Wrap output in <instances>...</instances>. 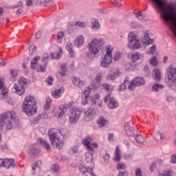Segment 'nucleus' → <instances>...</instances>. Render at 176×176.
<instances>
[{"label":"nucleus","instance_id":"obj_1","mask_svg":"<svg viewBox=\"0 0 176 176\" xmlns=\"http://www.w3.org/2000/svg\"><path fill=\"white\" fill-rule=\"evenodd\" d=\"M154 9L160 13L161 18L165 23H169L172 31H176V4L167 3V0H152Z\"/></svg>","mask_w":176,"mask_h":176},{"label":"nucleus","instance_id":"obj_2","mask_svg":"<svg viewBox=\"0 0 176 176\" xmlns=\"http://www.w3.org/2000/svg\"><path fill=\"white\" fill-rule=\"evenodd\" d=\"M74 102H69L67 104L60 105L58 109L55 116L56 118H63L65 115V112L70 109V113L69 114V122L71 124H75L79 119H80V115H82V111L76 107H73Z\"/></svg>","mask_w":176,"mask_h":176},{"label":"nucleus","instance_id":"obj_3","mask_svg":"<svg viewBox=\"0 0 176 176\" xmlns=\"http://www.w3.org/2000/svg\"><path fill=\"white\" fill-rule=\"evenodd\" d=\"M38 106L36 105V99L33 96H26L22 103V111L28 116H33L36 113Z\"/></svg>","mask_w":176,"mask_h":176},{"label":"nucleus","instance_id":"obj_4","mask_svg":"<svg viewBox=\"0 0 176 176\" xmlns=\"http://www.w3.org/2000/svg\"><path fill=\"white\" fill-rule=\"evenodd\" d=\"M50 141L54 146L58 149H61L64 146V141L61 138V131L57 129L52 128L48 131Z\"/></svg>","mask_w":176,"mask_h":176},{"label":"nucleus","instance_id":"obj_5","mask_svg":"<svg viewBox=\"0 0 176 176\" xmlns=\"http://www.w3.org/2000/svg\"><path fill=\"white\" fill-rule=\"evenodd\" d=\"M14 120H16V113L14 111L5 112L0 118V127L1 130L2 127H5L6 130H12Z\"/></svg>","mask_w":176,"mask_h":176},{"label":"nucleus","instance_id":"obj_6","mask_svg":"<svg viewBox=\"0 0 176 176\" xmlns=\"http://www.w3.org/2000/svg\"><path fill=\"white\" fill-rule=\"evenodd\" d=\"M104 45V40L102 38H94L88 44V49L89 51L87 52L88 58H94L96 54L100 52V47Z\"/></svg>","mask_w":176,"mask_h":176},{"label":"nucleus","instance_id":"obj_7","mask_svg":"<svg viewBox=\"0 0 176 176\" xmlns=\"http://www.w3.org/2000/svg\"><path fill=\"white\" fill-rule=\"evenodd\" d=\"M113 51V47L111 44L106 45L105 52L106 54L102 57L100 60V65L102 68H108L112 63L113 56H112V52Z\"/></svg>","mask_w":176,"mask_h":176},{"label":"nucleus","instance_id":"obj_8","mask_svg":"<svg viewBox=\"0 0 176 176\" xmlns=\"http://www.w3.org/2000/svg\"><path fill=\"white\" fill-rule=\"evenodd\" d=\"M90 91H91V87H87L81 94L82 103L83 105H87V104L96 105V100H100V95L98 94L94 96V98L90 97Z\"/></svg>","mask_w":176,"mask_h":176},{"label":"nucleus","instance_id":"obj_9","mask_svg":"<svg viewBox=\"0 0 176 176\" xmlns=\"http://www.w3.org/2000/svg\"><path fill=\"white\" fill-rule=\"evenodd\" d=\"M137 36H138V35L135 32H131L129 34V42L127 43V46L129 49H131L132 50L141 49V43H140L139 39H137Z\"/></svg>","mask_w":176,"mask_h":176},{"label":"nucleus","instance_id":"obj_10","mask_svg":"<svg viewBox=\"0 0 176 176\" xmlns=\"http://www.w3.org/2000/svg\"><path fill=\"white\" fill-rule=\"evenodd\" d=\"M93 138L89 135H87L82 140V144L85 146L87 151H92L93 149H97L98 148V144L97 143H91Z\"/></svg>","mask_w":176,"mask_h":176},{"label":"nucleus","instance_id":"obj_11","mask_svg":"<svg viewBox=\"0 0 176 176\" xmlns=\"http://www.w3.org/2000/svg\"><path fill=\"white\" fill-rule=\"evenodd\" d=\"M145 83V79L142 77H135L130 82L128 86L129 90H134L135 87L140 86H144Z\"/></svg>","mask_w":176,"mask_h":176},{"label":"nucleus","instance_id":"obj_12","mask_svg":"<svg viewBox=\"0 0 176 176\" xmlns=\"http://www.w3.org/2000/svg\"><path fill=\"white\" fill-rule=\"evenodd\" d=\"M0 167L3 168H6L7 170H9V168H14V167H16V163L14 162V160L12 158H1Z\"/></svg>","mask_w":176,"mask_h":176},{"label":"nucleus","instance_id":"obj_13","mask_svg":"<svg viewBox=\"0 0 176 176\" xmlns=\"http://www.w3.org/2000/svg\"><path fill=\"white\" fill-rule=\"evenodd\" d=\"M61 56H63V49L59 48L58 53H51L50 55L47 53L44 54L42 61L43 63H47V60H49V58H51V60H54V58H56V60H60Z\"/></svg>","mask_w":176,"mask_h":176},{"label":"nucleus","instance_id":"obj_14","mask_svg":"<svg viewBox=\"0 0 176 176\" xmlns=\"http://www.w3.org/2000/svg\"><path fill=\"white\" fill-rule=\"evenodd\" d=\"M166 76L171 83H176V67H173V65L169 66L166 69Z\"/></svg>","mask_w":176,"mask_h":176},{"label":"nucleus","instance_id":"obj_15","mask_svg":"<svg viewBox=\"0 0 176 176\" xmlns=\"http://www.w3.org/2000/svg\"><path fill=\"white\" fill-rule=\"evenodd\" d=\"M109 101L108 104V107L110 109H115V108H118L119 107V103L115 98H111V94H108L104 98V102H107Z\"/></svg>","mask_w":176,"mask_h":176},{"label":"nucleus","instance_id":"obj_16","mask_svg":"<svg viewBox=\"0 0 176 176\" xmlns=\"http://www.w3.org/2000/svg\"><path fill=\"white\" fill-rule=\"evenodd\" d=\"M127 57L129 60H131L132 63H135L138 60H144V55L135 51L129 52Z\"/></svg>","mask_w":176,"mask_h":176},{"label":"nucleus","instance_id":"obj_17","mask_svg":"<svg viewBox=\"0 0 176 176\" xmlns=\"http://www.w3.org/2000/svg\"><path fill=\"white\" fill-rule=\"evenodd\" d=\"M141 41L144 43V45H152V43H153L154 41L149 36L148 30H144L142 32L141 36Z\"/></svg>","mask_w":176,"mask_h":176},{"label":"nucleus","instance_id":"obj_18","mask_svg":"<svg viewBox=\"0 0 176 176\" xmlns=\"http://www.w3.org/2000/svg\"><path fill=\"white\" fill-rule=\"evenodd\" d=\"M96 116V111L93 108H89L87 109L84 115V118L86 122H90V120H93Z\"/></svg>","mask_w":176,"mask_h":176},{"label":"nucleus","instance_id":"obj_19","mask_svg":"<svg viewBox=\"0 0 176 176\" xmlns=\"http://www.w3.org/2000/svg\"><path fill=\"white\" fill-rule=\"evenodd\" d=\"M119 76H120V72L119 69H112L109 72L107 79V80H116Z\"/></svg>","mask_w":176,"mask_h":176},{"label":"nucleus","instance_id":"obj_20","mask_svg":"<svg viewBox=\"0 0 176 176\" xmlns=\"http://www.w3.org/2000/svg\"><path fill=\"white\" fill-rule=\"evenodd\" d=\"M102 80V73H98L95 77V80L91 85L94 90H96V89H98V87H100V85H101Z\"/></svg>","mask_w":176,"mask_h":176},{"label":"nucleus","instance_id":"obj_21","mask_svg":"<svg viewBox=\"0 0 176 176\" xmlns=\"http://www.w3.org/2000/svg\"><path fill=\"white\" fill-rule=\"evenodd\" d=\"M66 72H67V65H62L60 66V71L56 74V77L60 80V82L64 81V78H65Z\"/></svg>","mask_w":176,"mask_h":176},{"label":"nucleus","instance_id":"obj_22","mask_svg":"<svg viewBox=\"0 0 176 176\" xmlns=\"http://www.w3.org/2000/svg\"><path fill=\"white\" fill-rule=\"evenodd\" d=\"M12 91L17 94V96H23L25 93V88L19 86L17 84H14Z\"/></svg>","mask_w":176,"mask_h":176},{"label":"nucleus","instance_id":"obj_23","mask_svg":"<svg viewBox=\"0 0 176 176\" xmlns=\"http://www.w3.org/2000/svg\"><path fill=\"white\" fill-rule=\"evenodd\" d=\"M124 130L126 135L129 137L134 135V128L130 126V122L124 123Z\"/></svg>","mask_w":176,"mask_h":176},{"label":"nucleus","instance_id":"obj_24","mask_svg":"<svg viewBox=\"0 0 176 176\" xmlns=\"http://www.w3.org/2000/svg\"><path fill=\"white\" fill-rule=\"evenodd\" d=\"M74 45L77 47H81V46H83V45H85V37L82 35L78 36L74 41Z\"/></svg>","mask_w":176,"mask_h":176},{"label":"nucleus","instance_id":"obj_25","mask_svg":"<svg viewBox=\"0 0 176 176\" xmlns=\"http://www.w3.org/2000/svg\"><path fill=\"white\" fill-rule=\"evenodd\" d=\"M72 81L74 86H77V87H83L85 86V81L80 80L79 78L73 77Z\"/></svg>","mask_w":176,"mask_h":176},{"label":"nucleus","instance_id":"obj_26","mask_svg":"<svg viewBox=\"0 0 176 176\" xmlns=\"http://www.w3.org/2000/svg\"><path fill=\"white\" fill-rule=\"evenodd\" d=\"M64 91V88H60L58 89H55L52 92V96L53 98H60L61 97V94Z\"/></svg>","mask_w":176,"mask_h":176},{"label":"nucleus","instance_id":"obj_27","mask_svg":"<svg viewBox=\"0 0 176 176\" xmlns=\"http://www.w3.org/2000/svg\"><path fill=\"white\" fill-rule=\"evenodd\" d=\"M94 153V148H93V151H88L85 153V161L87 163H91L93 162V155Z\"/></svg>","mask_w":176,"mask_h":176},{"label":"nucleus","instance_id":"obj_28","mask_svg":"<svg viewBox=\"0 0 176 176\" xmlns=\"http://www.w3.org/2000/svg\"><path fill=\"white\" fill-rule=\"evenodd\" d=\"M38 144H40V145H42V146H44L47 151H51L50 148V144H49V142H47V141H46L45 140H43L42 138H38Z\"/></svg>","mask_w":176,"mask_h":176},{"label":"nucleus","instance_id":"obj_29","mask_svg":"<svg viewBox=\"0 0 176 176\" xmlns=\"http://www.w3.org/2000/svg\"><path fill=\"white\" fill-rule=\"evenodd\" d=\"M66 49L67 52L70 54V57H74L75 56V51H74V44L71 43H68L66 45Z\"/></svg>","mask_w":176,"mask_h":176},{"label":"nucleus","instance_id":"obj_30","mask_svg":"<svg viewBox=\"0 0 176 176\" xmlns=\"http://www.w3.org/2000/svg\"><path fill=\"white\" fill-rule=\"evenodd\" d=\"M121 159L122 158L120 157V148H119V146H117L116 148L113 160H115V162H120Z\"/></svg>","mask_w":176,"mask_h":176},{"label":"nucleus","instance_id":"obj_31","mask_svg":"<svg viewBox=\"0 0 176 176\" xmlns=\"http://www.w3.org/2000/svg\"><path fill=\"white\" fill-rule=\"evenodd\" d=\"M153 79L156 80V82H159L162 76L160 74V70L159 69H155L153 70Z\"/></svg>","mask_w":176,"mask_h":176},{"label":"nucleus","instance_id":"obj_32","mask_svg":"<svg viewBox=\"0 0 176 176\" xmlns=\"http://www.w3.org/2000/svg\"><path fill=\"white\" fill-rule=\"evenodd\" d=\"M41 57L36 56L31 60L30 67L32 69H35V68H36V64H38V61H39Z\"/></svg>","mask_w":176,"mask_h":176},{"label":"nucleus","instance_id":"obj_33","mask_svg":"<svg viewBox=\"0 0 176 176\" xmlns=\"http://www.w3.org/2000/svg\"><path fill=\"white\" fill-rule=\"evenodd\" d=\"M91 22L92 23V28L93 30H98L100 29V23H98V21L94 18H92L91 19Z\"/></svg>","mask_w":176,"mask_h":176},{"label":"nucleus","instance_id":"obj_34","mask_svg":"<svg viewBox=\"0 0 176 176\" xmlns=\"http://www.w3.org/2000/svg\"><path fill=\"white\" fill-rule=\"evenodd\" d=\"M159 176H173V169L164 170L162 173H160Z\"/></svg>","mask_w":176,"mask_h":176},{"label":"nucleus","instance_id":"obj_35","mask_svg":"<svg viewBox=\"0 0 176 176\" xmlns=\"http://www.w3.org/2000/svg\"><path fill=\"white\" fill-rule=\"evenodd\" d=\"M102 89L107 92H109L113 90V86L109 85L108 83H104L102 85Z\"/></svg>","mask_w":176,"mask_h":176},{"label":"nucleus","instance_id":"obj_36","mask_svg":"<svg viewBox=\"0 0 176 176\" xmlns=\"http://www.w3.org/2000/svg\"><path fill=\"white\" fill-rule=\"evenodd\" d=\"M98 124L100 127H104L107 124V120L104 117H100L98 120Z\"/></svg>","mask_w":176,"mask_h":176},{"label":"nucleus","instance_id":"obj_37","mask_svg":"<svg viewBox=\"0 0 176 176\" xmlns=\"http://www.w3.org/2000/svg\"><path fill=\"white\" fill-rule=\"evenodd\" d=\"M64 32H58L57 34V43H61L63 42V38H64Z\"/></svg>","mask_w":176,"mask_h":176},{"label":"nucleus","instance_id":"obj_38","mask_svg":"<svg viewBox=\"0 0 176 176\" xmlns=\"http://www.w3.org/2000/svg\"><path fill=\"white\" fill-rule=\"evenodd\" d=\"M149 63L153 67H157V64H159V62L157 61V58L156 56H153L149 60Z\"/></svg>","mask_w":176,"mask_h":176},{"label":"nucleus","instance_id":"obj_39","mask_svg":"<svg viewBox=\"0 0 176 176\" xmlns=\"http://www.w3.org/2000/svg\"><path fill=\"white\" fill-rule=\"evenodd\" d=\"M156 163H161L162 164L163 163V161H162L161 160H158L156 161V162H153L150 166V171H151V173H153V171H155V168H156Z\"/></svg>","mask_w":176,"mask_h":176},{"label":"nucleus","instance_id":"obj_40","mask_svg":"<svg viewBox=\"0 0 176 176\" xmlns=\"http://www.w3.org/2000/svg\"><path fill=\"white\" fill-rule=\"evenodd\" d=\"M79 169H80V173H82V174H86V173H89V171H90V170H91V168H86L83 165H80L79 167Z\"/></svg>","mask_w":176,"mask_h":176},{"label":"nucleus","instance_id":"obj_41","mask_svg":"<svg viewBox=\"0 0 176 176\" xmlns=\"http://www.w3.org/2000/svg\"><path fill=\"white\" fill-rule=\"evenodd\" d=\"M163 87V85L158 83H155L153 85V91H159V90H162Z\"/></svg>","mask_w":176,"mask_h":176},{"label":"nucleus","instance_id":"obj_42","mask_svg":"<svg viewBox=\"0 0 176 176\" xmlns=\"http://www.w3.org/2000/svg\"><path fill=\"white\" fill-rule=\"evenodd\" d=\"M135 141H137V142L138 144H144V142L145 141V139L144 138L142 135H138L135 137Z\"/></svg>","mask_w":176,"mask_h":176},{"label":"nucleus","instance_id":"obj_43","mask_svg":"<svg viewBox=\"0 0 176 176\" xmlns=\"http://www.w3.org/2000/svg\"><path fill=\"white\" fill-rule=\"evenodd\" d=\"M19 85L21 87H24L27 85V79L21 77L19 80Z\"/></svg>","mask_w":176,"mask_h":176},{"label":"nucleus","instance_id":"obj_44","mask_svg":"<svg viewBox=\"0 0 176 176\" xmlns=\"http://www.w3.org/2000/svg\"><path fill=\"white\" fill-rule=\"evenodd\" d=\"M46 67H47V62L44 63L43 65H41L37 69V72H45V71H46Z\"/></svg>","mask_w":176,"mask_h":176},{"label":"nucleus","instance_id":"obj_45","mask_svg":"<svg viewBox=\"0 0 176 176\" xmlns=\"http://www.w3.org/2000/svg\"><path fill=\"white\" fill-rule=\"evenodd\" d=\"M50 105H52V99L50 98L47 97L45 100V109H49L50 108Z\"/></svg>","mask_w":176,"mask_h":176},{"label":"nucleus","instance_id":"obj_46","mask_svg":"<svg viewBox=\"0 0 176 176\" xmlns=\"http://www.w3.org/2000/svg\"><path fill=\"white\" fill-rule=\"evenodd\" d=\"M34 52H36V47L35 45L32 44L29 47V54L32 56Z\"/></svg>","mask_w":176,"mask_h":176},{"label":"nucleus","instance_id":"obj_47","mask_svg":"<svg viewBox=\"0 0 176 176\" xmlns=\"http://www.w3.org/2000/svg\"><path fill=\"white\" fill-rule=\"evenodd\" d=\"M78 152H79V146H74L70 150L71 155H75V153H78Z\"/></svg>","mask_w":176,"mask_h":176},{"label":"nucleus","instance_id":"obj_48","mask_svg":"<svg viewBox=\"0 0 176 176\" xmlns=\"http://www.w3.org/2000/svg\"><path fill=\"white\" fill-rule=\"evenodd\" d=\"M75 25H76L77 27H81L82 28H85V27L87 25V23L78 21L75 23Z\"/></svg>","mask_w":176,"mask_h":176},{"label":"nucleus","instance_id":"obj_49","mask_svg":"<svg viewBox=\"0 0 176 176\" xmlns=\"http://www.w3.org/2000/svg\"><path fill=\"white\" fill-rule=\"evenodd\" d=\"M53 80H54L53 77L52 76H50V77L46 78L45 82L47 83V85L49 86H52V85H53Z\"/></svg>","mask_w":176,"mask_h":176},{"label":"nucleus","instance_id":"obj_50","mask_svg":"<svg viewBox=\"0 0 176 176\" xmlns=\"http://www.w3.org/2000/svg\"><path fill=\"white\" fill-rule=\"evenodd\" d=\"M156 50V45H153L151 47L150 50L148 51V54H154Z\"/></svg>","mask_w":176,"mask_h":176},{"label":"nucleus","instance_id":"obj_51","mask_svg":"<svg viewBox=\"0 0 176 176\" xmlns=\"http://www.w3.org/2000/svg\"><path fill=\"white\" fill-rule=\"evenodd\" d=\"M51 168L52 171H54V173H57L58 171L60 170V166L58 164L52 165Z\"/></svg>","mask_w":176,"mask_h":176},{"label":"nucleus","instance_id":"obj_52","mask_svg":"<svg viewBox=\"0 0 176 176\" xmlns=\"http://www.w3.org/2000/svg\"><path fill=\"white\" fill-rule=\"evenodd\" d=\"M117 170H126V165L124 164H118L116 166Z\"/></svg>","mask_w":176,"mask_h":176},{"label":"nucleus","instance_id":"obj_53","mask_svg":"<svg viewBox=\"0 0 176 176\" xmlns=\"http://www.w3.org/2000/svg\"><path fill=\"white\" fill-rule=\"evenodd\" d=\"M38 153H39V151L36 148H32L30 151V155H32L33 156H36Z\"/></svg>","mask_w":176,"mask_h":176},{"label":"nucleus","instance_id":"obj_54","mask_svg":"<svg viewBox=\"0 0 176 176\" xmlns=\"http://www.w3.org/2000/svg\"><path fill=\"white\" fill-rule=\"evenodd\" d=\"M170 162L172 164H176V154H173L172 155H170Z\"/></svg>","mask_w":176,"mask_h":176},{"label":"nucleus","instance_id":"obj_55","mask_svg":"<svg viewBox=\"0 0 176 176\" xmlns=\"http://www.w3.org/2000/svg\"><path fill=\"white\" fill-rule=\"evenodd\" d=\"M121 56H122V54L120 52L116 53L113 57L114 61H118L120 58Z\"/></svg>","mask_w":176,"mask_h":176},{"label":"nucleus","instance_id":"obj_56","mask_svg":"<svg viewBox=\"0 0 176 176\" xmlns=\"http://www.w3.org/2000/svg\"><path fill=\"white\" fill-rule=\"evenodd\" d=\"M103 159L104 162H106V163H108V162H109V159H111V157L109 156V153H106L103 157Z\"/></svg>","mask_w":176,"mask_h":176},{"label":"nucleus","instance_id":"obj_57","mask_svg":"<svg viewBox=\"0 0 176 176\" xmlns=\"http://www.w3.org/2000/svg\"><path fill=\"white\" fill-rule=\"evenodd\" d=\"M126 90V81H124V82L121 85H120V91H123Z\"/></svg>","mask_w":176,"mask_h":176},{"label":"nucleus","instance_id":"obj_58","mask_svg":"<svg viewBox=\"0 0 176 176\" xmlns=\"http://www.w3.org/2000/svg\"><path fill=\"white\" fill-rule=\"evenodd\" d=\"M1 89H2V90H1L2 96H6V94H8V93L9 92V90L6 88H4L3 85V87Z\"/></svg>","mask_w":176,"mask_h":176},{"label":"nucleus","instance_id":"obj_59","mask_svg":"<svg viewBox=\"0 0 176 176\" xmlns=\"http://www.w3.org/2000/svg\"><path fill=\"white\" fill-rule=\"evenodd\" d=\"M10 74H11L12 78H16V76H17V75H18L17 70H14V69H11Z\"/></svg>","mask_w":176,"mask_h":176},{"label":"nucleus","instance_id":"obj_60","mask_svg":"<svg viewBox=\"0 0 176 176\" xmlns=\"http://www.w3.org/2000/svg\"><path fill=\"white\" fill-rule=\"evenodd\" d=\"M113 3L116 8L120 6V0H113Z\"/></svg>","mask_w":176,"mask_h":176},{"label":"nucleus","instance_id":"obj_61","mask_svg":"<svg viewBox=\"0 0 176 176\" xmlns=\"http://www.w3.org/2000/svg\"><path fill=\"white\" fill-rule=\"evenodd\" d=\"M135 176H142V171L141 168H137L135 170Z\"/></svg>","mask_w":176,"mask_h":176},{"label":"nucleus","instance_id":"obj_62","mask_svg":"<svg viewBox=\"0 0 176 176\" xmlns=\"http://www.w3.org/2000/svg\"><path fill=\"white\" fill-rule=\"evenodd\" d=\"M142 12H138L136 13L135 16L136 17H138V19H139V20H142Z\"/></svg>","mask_w":176,"mask_h":176},{"label":"nucleus","instance_id":"obj_63","mask_svg":"<svg viewBox=\"0 0 176 176\" xmlns=\"http://www.w3.org/2000/svg\"><path fill=\"white\" fill-rule=\"evenodd\" d=\"M108 140L109 141H113V133H109Z\"/></svg>","mask_w":176,"mask_h":176},{"label":"nucleus","instance_id":"obj_64","mask_svg":"<svg viewBox=\"0 0 176 176\" xmlns=\"http://www.w3.org/2000/svg\"><path fill=\"white\" fill-rule=\"evenodd\" d=\"M27 6H32V0H26Z\"/></svg>","mask_w":176,"mask_h":176}]
</instances>
